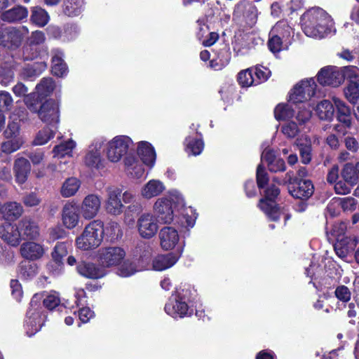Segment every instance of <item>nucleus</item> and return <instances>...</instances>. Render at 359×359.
I'll use <instances>...</instances> for the list:
<instances>
[{
    "label": "nucleus",
    "mask_w": 359,
    "mask_h": 359,
    "mask_svg": "<svg viewBox=\"0 0 359 359\" xmlns=\"http://www.w3.org/2000/svg\"><path fill=\"white\" fill-rule=\"evenodd\" d=\"M39 236L37 224L29 218H23L18 225L6 223L0 226V237L8 245L17 247L22 239L34 240Z\"/></svg>",
    "instance_id": "obj_1"
},
{
    "label": "nucleus",
    "mask_w": 359,
    "mask_h": 359,
    "mask_svg": "<svg viewBox=\"0 0 359 359\" xmlns=\"http://www.w3.org/2000/svg\"><path fill=\"white\" fill-rule=\"evenodd\" d=\"M25 104L32 113L48 125H56L60 121V104L53 99H43L39 94H29L25 97Z\"/></svg>",
    "instance_id": "obj_2"
},
{
    "label": "nucleus",
    "mask_w": 359,
    "mask_h": 359,
    "mask_svg": "<svg viewBox=\"0 0 359 359\" xmlns=\"http://www.w3.org/2000/svg\"><path fill=\"white\" fill-rule=\"evenodd\" d=\"M330 22V16L319 7L307 10L301 17L304 33L313 37L323 36L328 29Z\"/></svg>",
    "instance_id": "obj_3"
},
{
    "label": "nucleus",
    "mask_w": 359,
    "mask_h": 359,
    "mask_svg": "<svg viewBox=\"0 0 359 359\" xmlns=\"http://www.w3.org/2000/svg\"><path fill=\"white\" fill-rule=\"evenodd\" d=\"M263 190V196L259 200L257 207L266 216L270 222H279L281 217L280 206L276 199L280 194V189L274 184H271Z\"/></svg>",
    "instance_id": "obj_4"
},
{
    "label": "nucleus",
    "mask_w": 359,
    "mask_h": 359,
    "mask_svg": "<svg viewBox=\"0 0 359 359\" xmlns=\"http://www.w3.org/2000/svg\"><path fill=\"white\" fill-rule=\"evenodd\" d=\"M103 237V222L95 219L86 226L82 233L76 238V244L81 250H93L101 244Z\"/></svg>",
    "instance_id": "obj_5"
},
{
    "label": "nucleus",
    "mask_w": 359,
    "mask_h": 359,
    "mask_svg": "<svg viewBox=\"0 0 359 359\" xmlns=\"http://www.w3.org/2000/svg\"><path fill=\"white\" fill-rule=\"evenodd\" d=\"M289 194L296 199L307 201L314 193V185L311 180L294 177V172H286L284 178Z\"/></svg>",
    "instance_id": "obj_6"
},
{
    "label": "nucleus",
    "mask_w": 359,
    "mask_h": 359,
    "mask_svg": "<svg viewBox=\"0 0 359 359\" xmlns=\"http://www.w3.org/2000/svg\"><path fill=\"white\" fill-rule=\"evenodd\" d=\"M316 88L313 78L302 80L292 88L289 100L294 104L304 102L316 95Z\"/></svg>",
    "instance_id": "obj_7"
},
{
    "label": "nucleus",
    "mask_w": 359,
    "mask_h": 359,
    "mask_svg": "<svg viewBox=\"0 0 359 359\" xmlns=\"http://www.w3.org/2000/svg\"><path fill=\"white\" fill-rule=\"evenodd\" d=\"M131 144H133V141L128 136H116L108 143L107 158L113 163L118 162L127 154Z\"/></svg>",
    "instance_id": "obj_8"
},
{
    "label": "nucleus",
    "mask_w": 359,
    "mask_h": 359,
    "mask_svg": "<svg viewBox=\"0 0 359 359\" xmlns=\"http://www.w3.org/2000/svg\"><path fill=\"white\" fill-rule=\"evenodd\" d=\"M176 203L172 199L162 197L158 198L154 205L156 220L163 224H170L174 219Z\"/></svg>",
    "instance_id": "obj_9"
},
{
    "label": "nucleus",
    "mask_w": 359,
    "mask_h": 359,
    "mask_svg": "<svg viewBox=\"0 0 359 359\" xmlns=\"http://www.w3.org/2000/svg\"><path fill=\"white\" fill-rule=\"evenodd\" d=\"M317 81L322 86L338 87L343 83L341 70L336 66H325L317 75Z\"/></svg>",
    "instance_id": "obj_10"
},
{
    "label": "nucleus",
    "mask_w": 359,
    "mask_h": 359,
    "mask_svg": "<svg viewBox=\"0 0 359 359\" xmlns=\"http://www.w3.org/2000/svg\"><path fill=\"white\" fill-rule=\"evenodd\" d=\"M233 17L242 18V20L252 27L257 22L258 11L256 6L248 0L240 1L235 6Z\"/></svg>",
    "instance_id": "obj_11"
},
{
    "label": "nucleus",
    "mask_w": 359,
    "mask_h": 359,
    "mask_svg": "<svg viewBox=\"0 0 359 359\" xmlns=\"http://www.w3.org/2000/svg\"><path fill=\"white\" fill-rule=\"evenodd\" d=\"M126 252L120 247L104 248L99 250L98 261L105 269L118 265L124 259Z\"/></svg>",
    "instance_id": "obj_12"
},
{
    "label": "nucleus",
    "mask_w": 359,
    "mask_h": 359,
    "mask_svg": "<svg viewBox=\"0 0 359 359\" xmlns=\"http://www.w3.org/2000/svg\"><path fill=\"white\" fill-rule=\"evenodd\" d=\"M76 271L81 276L88 279H100L107 274L106 269L100 263L81 261L76 265Z\"/></svg>",
    "instance_id": "obj_13"
},
{
    "label": "nucleus",
    "mask_w": 359,
    "mask_h": 359,
    "mask_svg": "<svg viewBox=\"0 0 359 359\" xmlns=\"http://www.w3.org/2000/svg\"><path fill=\"white\" fill-rule=\"evenodd\" d=\"M22 33L15 28H6L0 31V46L15 50L22 43Z\"/></svg>",
    "instance_id": "obj_14"
},
{
    "label": "nucleus",
    "mask_w": 359,
    "mask_h": 359,
    "mask_svg": "<svg viewBox=\"0 0 359 359\" xmlns=\"http://www.w3.org/2000/svg\"><path fill=\"white\" fill-rule=\"evenodd\" d=\"M156 218L149 213H144L137 221V228L140 235L144 238H152L158 231Z\"/></svg>",
    "instance_id": "obj_15"
},
{
    "label": "nucleus",
    "mask_w": 359,
    "mask_h": 359,
    "mask_svg": "<svg viewBox=\"0 0 359 359\" xmlns=\"http://www.w3.org/2000/svg\"><path fill=\"white\" fill-rule=\"evenodd\" d=\"M100 200L95 194L86 196L81 205L80 212L82 217L86 219L94 218L98 213L100 208Z\"/></svg>",
    "instance_id": "obj_16"
},
{
    "label": "nucleus",
    "mask_w": 359,
    "mask_h": 359,
    "mask_svg": "<svg viewBox=\"0 0 359 359\" xmlns=\"http://www.w3.org/2000/svg\"><path fill=\"white\" fill-rule=\"evenodd\" d=\"M79 208L74 204L66 203L62 211V221L63 225L68 229H73L79 222Z\"/></svg>",
    "instance_id": "obj_17"
},
{
    "label": "nucleus",
    "mask_w": 359,
    "mask_h": 359,
    "mask_svg": "<svg viewBox=\"0 0 359 359\" xmlns=\"http://www.w3.org/2000/svg\"><path fill=\"white\" fill-rule=\"evenodd\" d=\"M189 309L184 298L180 294L169 298L164 307L166 314H191Z\"/></svg>",
    "instance_id": "obj_18"
},
{
    "label": "nucleus",
    "mask_w": 359,
    "mask_h": 359,
    "mask_svg": "<svg viewBox=\"0 0 359 359\" xmlns=\"http://www.w3.org/2000/svg\"><path fill=\"white\" fill-rule=\"evenodd\" d=\"M31 171V165L29 161L24 158L20 157L15 160L13 164V174L16 183L20 185L25 184Z\"/></svg>",
    "instance_id": "obj_19"
},
{
    "label": "nucleus",
    "mask_w": 359,
    "mask_h": 359,
    "mask_svg": "<svg viewBox=\"0 0 359 359\" xmlns=\"http://www.w3.org/2000/svg\"><path fill=\"white\" fill-rule=\"evenodd\" d=\"M28 13V9L25 6L16 5L4 11L1 14V19L8 23L22 22L27 19Z\"/></svg>",
    "instance_id": "obj_20"
},
{
    "label": "nucleus",
    "mask_w": 359,
    "mask_h": 359,
    "mask_svg": "<svg viewBox=\"0 0 359 359\" xmlns=\"http://www.w3.org/2000/svg\"><path fill=\"white\" fill-rule=\"evenodd\" d=\"M160 244L163 249L169 250L173 249L179 242L177 231L171 226H165L159 232Z\"/></svg>",
    "instance_id": "obj_21"
},
{
    "label": "nucleus",
    "mask_w": 359,
    "mask_h": 359,
    "mask_svg": "<svg viewBox=\"0 0 359 359\" xmlns=\"http://www.w3.org/2000/svg\"><path fill=\"white\" fill-rule=\"evenodd\" d=\"M121 194L122 189L119 188H115L109 191L106 210L109 214L118 215L123 212V205L121 201Z\"/></svg>",
    "instance_id": "obj_22"
},
{
    "label": "nucleus",
    "mask_w": 359,
    "mask_h": 359,
    "mask_svg": "<svg viewBox=\"0 0 359 359\" xmlns=\"http://www.w3.org/2000/svg\"><path fill=\"white\" fill-rule=\"evenodd\" d=\"M17 67L18 62L13 57L0 63V83L1 84L6 86L13 81Z\"/></svg>",
    "instance_id": "obj_23"
},
{
    "label": "nucleus",
    "mask_w": 359,
    "mask_h": 359,
    "mask_svg": "<svg viewBox=\"0 0 359 359\" xmlns=\"http://www.w3.org/2000/svg\"><path fill=\"white\" fill-rule=\"evenodd\" d=\"M358 244V239L353 236H344L337 238L334 245L336 253L341 257H346L348 254L354 250Z\"/></svg>",
    "instance_id": "obj_24"
},
{
    "label": "nucleus",
    "mask_w": 359,
    "mask_h": 359,
    "mask_svg": "<svg viewBox=\"0 0 359 359\" xmlns=\"http://www.w3.org/2000/svg\"><path fill=\"white\" fill-rule=\"evenodd\" d=\"M334 111L336 110L337 119L343 123L346 127L351 126V111L350 107L342 100L337 97L332 99Z\"/></svg>",
    "instance_id": "obj_25"
},
{
    "label": "nucleus",
    "mask_w": 359,
    "mask_h": 359,
    "mask_svg": "<svg viewBox=\"0 0 359 359\" xmlns=\"http://www.w3.org/2000/svg\"><path fill=\"white\" fill-rule=\"evenodd\" d=\"M43 247L34 242H27L20 247L21 255L28 261H34L41 258L43 255Z\"/></svg>",
    "instance_id": "obj_26"
},
{
    "label": "nucleus",
    "mask_w": 359,
    "mask_h": 359,
    "mask_svg": "<svg viewBox=\"0 0 359 359\" xmlns=\"http://www.w3.org/2000/svg\"><path fill=\"white\" fill-rule=\"evenodd\" d=\"M137 153L144 164L152 166L156 160L154 147L148 142L141 141L138 144Z\"/></svg>",
    "instance_id": "obj_27"
},
{
    "label": "nucleus",
    "mask_w": 359,
    "mask_h": 359,
    "mask_svg": "<svg viewBox=\"0 0 359 359\" xmlns=\"http://www.w3.org/2000/svg\"><path fill=\"white\" fill-rule=\"evenodd\" d=\"M180 255L173 252L158 255L153 260V268L156 271H163L172 267L179 259Z\"/></svg>",
    "instance_id": "obj_28"
},
{
    "label": "nucleus",
    "mask_w": 359,
    "mask_h": 359,
    "mask_svg": "<svg viewBox=\"0 0 359 359\" xmlns=\"http://www.w3.org/2000/svg\"><path fill=\"white\" fill-rule=\"evenodd\" d=\"M46 68L47 63L45 61L27 65L22 72V78L25 80L33 81L39 76Z\"/></svg>",
    "instance_id": "obj_29"
},
{
    "label": "nucleus",
    "mask_w": 359,
    "mask_h": 359,
    "mask_svg": "<svg viewBox=\"0 0 359 359\" xmlns=\"http://www.w3.org/2000/svg\"><path fill=\"white\" fill-rule=\"evenodd\" d=\"M318 117L323 121H331L334 116V104L327 100L318 102L315 108Z\"/></svg>",
    "instance_id": "obj_30"
},
{
    "label": "nucleus",
    "mask_w": 359,
    "mask_h": 359,
    "mask_svg": "<svg viewBox=\"0 0 359 359\" xmlns=\"http://www.w3.org/2000/svg\"><path fill=\"white\" fill-rule=\"evenodd\" d=\"M23 208L20 203L16 202L6 203L3 205V217L11 223L17 220L22 214Z\"/></svg>",
    "instance_id": "obj_31"
},
{
    "label": "nucleus",
    "mask_w": 359,
    "mask_h": 359,
    "mask_svg": "<svg viewBox=\"0 0 359 359\" xmlns=\"http://www.w3.org/2000/svg\"><path fill=\"white\" fill-rule=\"evenodd\" d=\"M51 72L57 77H63L68 72V67L61 52H56L51 58Z\"/></svg>",
    "instance_id": "obj_32"
},
{
    "label": "nucleus",
    "mask_w": 359,
    "mask_h": 359,
    "mask_svg": "<svg viewBox=\"0 0 359 359\" xmlns=\"http://www.w3.org/2000/svg\"><path fill=\"white\" fill-rule=\"evenodd\" d=\"M43 305L49 311H55L66 314L69 312V309L61 304L60 297L54 294L46 295L43 299Z\"/></svg>",
    "instance_id": "obj_33"
},
{
    "label": "nucleus",
    "mask_w": 359,
    "mask_h": 359,
    "mask_svg": "<svg viewBox=\"0 0 359 359\" xmlns=\"http://www.w3.org/2000/svg\"><path fill=\"white\" fill-rule=\"evenodd\" d=\"M358 165L359 162L355 165L351 163H346L341 171L343 180L350 184H356L358 182Z\"/></svg>",
    "instance_id": "obj_34"
},
{
    "label": "nucleus",
    "mask_w": 359,
    "mask_h": 359,
    "mask_svg": "<svg viewBox=\"0 0 359 359\" xmlns=\"http://www.w3.org/2000/svg\"><path fill=\"white\" fill-rule=\"evenodd\" d=\"M50 17L48 12L40 6H34L31 8L30 22L39 27H45Z\"/></svg>",
    "instance_id": "obj_35"
},
{
    "label": "nucleus",
    "mask_w": 359,
    "mask_h": 359,
    "mask_svg": "<svg viewBox=\"0 0 359 359\" xmlns=\"http://www.w3.org/2000/svg\"><path fill=\"white\" fill-rule=\"evenodd\" d=\"M279 25L276 24L269 34L267 46L273 53H279L283 48V38L278 33Z\"/></svg>",
    "instance_id": "obj_36"
},
{
    "label": "nucleus",
    "mask_w": 359,
    "mask_h": 359,
    "mask_svg": "<svg viewBox=\"0 0 359 359\" xmlns=\"http://www.w3.org/2000/svg\"><path fill=\"white\" fill-rule=\"evenodd\" d=\"M83 0H65L62 5L65 15L69 17L79 15L83 11Z\"/></svg>",
    "instance_id": "obj_37"
},
{
    "label": "nucleus",
    "mask_w": 359,
    "mask_h": 359,
    "mask_svg": "<svg viewBox=\"0 0 359 359\" xmlns=\"http://www.w3.org/2000/svg\"><path fill=\"white\" fill-rule=\"evenodd\" d=\"M19 273L24 280H32L38 273V266L31 261L24 260L19 264Z\"/></svg>",
    "instance_id": "obj_38"
},
{
    "label": "nucleus",
    "mask_w": 359,
    "mask_h": 359,
    "mask_svg": "<svg viewBox=\"0 0 359 359\" xmlns=\"http://www.w3.org/2000/svg\"><path fill=\"white\" fill-rule=\"evenodd\" d=\"M274 116L277 121H286L294 116L295 110L291 104L280 103L274 109Z\"/></svg>",
    "instance_id": "obj_39"
},
{
    "label": "nucleus",
    "mask_w": 359,
    "mask_h": 359,
    "mask_svg": "<svg viewBox=\"0 0 359 359\" xmlns=\"http://www.w3.org/2000/svg\"><path fill=\"white\" fill-rule=\"evenodd\" d=\"M164 189L163 184L158 180H150L142 190V195L146 198L158 196Z\"/></svg>",
    "instance_id": "obj_40"
},
{
    "label": "nucleus",
    "mask_w": 359,
    "mask_h": 359,
    "mask_svg": "<svg viewBox=\"0 0 359 359\" xmlns=\"http://www.w3.org/2000/svg\"><path fill=\"white\" fill-rule=\"evenodd\" d=\"M104 236L105 235L107 240L114 242L121 238L123 232L118 222L110 221L104 226L103 224Z\"/></svg>",
    "instance_id": "obj_41"
},
{
    "label": "nucleus",
    "mask_w": 359,
    "mask_h": 359,
    "mask_svg": "<svg viewBox=\"0 0 359 359\" xmlns=\"http://www.w3.org/2000/svg\"><path fill=\"white\" fill-rule=\"evenodd\" d=\"M185 151L189 155H199L204 148V143L201 139L187 137L184 140Z\"/></svg>",
    "instance_id": "obj_42"
},
{
    "label": "nucleus",
    "mask_w": 359,
    "mask_h": 359,
    "mask_svg": "<svg viewBox=\"0 0 359 359\" xmlns=\"http://www.w3.org/2000/svg\"><path fill=\"white\" fill-rule=\"evenodd\" d=\"M55 87V82L52 78H43L36 85V92L32 94H39L43 99H47L46 97L53 93Z\"/></svg>",
    "instance_id": "obj_43"
},
{
    "label": "nucleus",
    "mask_w": 359,
    "mask_h": 359,
    "mask_svg": "<svg viewBox=\"0 0 359 359\" xmlns=\"http://www.w3.org/2000/svg\"><path fill=\"white\" fill-rule=\"evenodd\" d=\"M81 185L80 181L76 177L67 178L61 188V194L63 197L74 196L79 190Z\"/></svg>",
    "instance_id": "obj_44"
},
{
    "label": "nucleus",
    "mask_w": 359,
    "mask_h": 359,
    "mask_svg": "<svg viewBox=\"0 0 359 359\" xmlns=\"http://www.w3.org/2000/svg\"><path fill=\"white\" fill-rule=\"evenodd\" d=\"M237 81L243 88L255 86L253 68H248L241 71L237 75Z\"/></svg>",
    "instance_id": "obj_45"
},
{
    "label": "nucleus",
    "mask_w": 359,
    "mask_h": 359,
    "mask_svg": "<svg viewBox=\"0 0 359 359\" xmlns=\"http://www.w3.org/2000/svg\"><path fill=\"white\" fill-rule=\"evenodd\" d=\"M256 183L259 190L264 189L269 183V175L262 163H260L257 167Z\"/></svg>",
    "instance_id": "obj_46"
},
{
    "label": "nucleus",
    "mask_w": 359,
    "mask_h": 359,
    "mask_svg": "<svg viewBox=\"0 0 359 359\" xmlns=\"http://www.w3.org/2000/svg\"><path fill=\"white\" fill-rule=\"evenodd\" d=\"M344 94L351 103L355 104L359 99V82H349L344 89Z\"/></svg>",
    "instance_id": "obj_47"
},
{
    "label": "nucleus",
    "mask_w": 359,
    "mask_h": 359,
    "mask_svg": "<svg viewBox=\"0 0 359 359\" xmlns=\"http://www.w3.org/2000/svg\"><path fill=\"white\" fill-rule=\"evenodd\" d=\"M85 163L90 168H95L96 169L104 168L100 154L97 151H90L86 155Z\"/></svg>",
    "instance_id": "obj_48"
},
{
    "label": "nucleus",
    "mask_w": 359,
    "mask_h": 359,
    "mask_svg": "<svg viewBox=\"0 0 359 359\" xmlns=\"http://www.w3.org/2000/svg\"><path fill=\"white\" fill-rule=\"evenodd\" d=\"M55 133L48 126L43 128L40 130L34 140L35 145H43L47 143L50 140L55 137Z\"/></svg>",
    "instance_id": "obj_49"
},
{
    "label": "nucleus",
    "mask_w": 359,
    "mask_h": 359,
    "mask_svg": "<svg viewBox=\"0 0 359 359\" xmlns=\"http://www.w3.org/2000/svg\"><path fill=\"white\" fill-rule=\"evenodd\" d=\"M271 75L269 69L263 66H257L253 68V76H255V86L266 81Z\"/></svg>",
    "instance_id": "obj_50"
},
{
    "label": "nucleus",
    "mask_w": 359,
    "mask_h": 359,
    "mask_svg": "<svg viewBox=\"0 0 359 359\" xmlns=\"http://www.w3.org/2000/svg\"><path fill=\"white\" fill-rule=\"evenodd\" d=\"M75 147V142L73 140L62 142L60 144L55 145L53 149L55 156L57 157H64L66 154L72 152Z\"/></svg>",
    "instance_id": "obj_51"
},
{
    "label": "nucleus",
    "mask_w": 359,
    "mask_h": 359,
    "mask_svg": "<svg viewBox=\"0 0 359 359\" xmlns=\"http://www.w3.org/2000/svg\"><path fill=\"white\" fill-rule=\"evenodd\" d=\"M42 48L36 45L27 43L23 48V56L26 60H34L39 57L42 52Z\"/></svg>",
    "instance_id": "obj_52"
},
{
    "label": "nucleus",
    "mask_w": 359,
    "mask_h": 359,
    "mask_svg": "<svg viewBox=\"0 0 359 359\" xmlns=\"http://www.w3.org/2000/svg\"><path fill=\"white\" fill-rule=\"evenodd\" d=\"M300 160L303 164L310 163L312 159V147L311 144L301 143L298 144Z\"/></svg>",
    "instance_id": "obj_53"
},
{
    "label": "nucleus",
    "mask_w": 359,
    "mask_h": 359,
    "mask_svg": "<svg viewBox=\"0 0 359 359\" xmlns=\"http://www.w3.org/2000/svg\"><path fill=\"white\" fill-rule=\"evenodd\" d=\"M46 269L51 276H59L63 271L64 262L62 260L52 258L46 264Z\"/></svg>",
    "instance_id": "obj_54"
},
{
    "label": "nucleus",
    "mask_w": 359,
    "mask_h": 359,
    "mask_svg": "<svg viewBox=\"0 0 359 359\" xmlns=\"http://www.w3.org/2000/svg\"><path fill=\"white\" fill-rule=\"evenodd\" d=\"M13 104L11 94L7 91H0V112L4 113L11 109Z\"/></svg>",
    "instance_id": "obj_55"
},
{
    "label": "nucleus",
    "mask_w": 359,
    "mask_h": 359,
    "mask_svg": "<svg viewBox=\"0 0 359 359\" xmlns=\"http://www.w3.org/2000/svg\"><path fill=\"white\" fill-rule=\"evenodd\" d=\"M359 69L355 66H349L345 67V69L341 71V74L343 76V81L344 79H346L348 82L351 81H356L359 82V76H358Z\"/></svg>",
    "instance_id": "obj_56"
},
{
    "label": "nucleus",
    "mask_w": 359,
    "mask_h": 359,
    "mask_svg": "<svg viewBox=\"0 0 359 359\" xmlns=\"http://www.w3.org/2000/svg\"><path fill=\"white\" fill-rule=\"evenodd\" d=\"M68 254L67 244L65 242L56 243L51 253L52 258L63 261V258Z\"/></svg>",
    "instance_id": "obj_57"
},
{
    "label": "nucleus",
    "mask_w": 359,
    "mask_h": 359,
    "mask_svg": "<svg viewBox=\"0 0 359 359\" xmlns=\"http://www.w3.org/2000/svg\"><path fill=\"white\" fill-rule=\"evenodd\" d=\"M119 275L122 277H128L136 272L135 264L129 261H125L118 269Z\"/></svg>",
    "instance_id": "obj_58"
},
{
    "label": "nucleus",
    "mask_w": 359,
    "mask_h": 359,
    "mask_svg": "<svg viewBox=\"0 0 359 359\" xmlns=\"http://www.w3.org/2000/svg\"><path fill=\"white\" fill-rule=\"evenodd\" d=\"M11 294L16 301L20 302L23 295L22 287L18 280L12 279L10 283Z\"/></svg>",
    "instance_id": "obj_59"
},
{
    "label": "nucleus",
    "mask_w": 359,
    "mask_h": 359,
    "mask_svg": "<svg viewBox=\"0 0 359 359\" xmlns=\"http://www.w3.org/2000/svg\"><path fill=\"white\" fill-rule=\"evenodd\" d=\"M20 133V126L17 122H9L7 128L4 132V135L6 139L16 137Z\"/></svg>",
    "instance_id": "obj_60"
},
{
    "label": "nucleus",
    "mask_w": 359,
    "mask_h": 359,
    "mask_svg": "<svg viewBox=\"0 0 359 359\" xmlns=\"http://www.w3.org/2000/svg\"><path fill=\"white\" fill-rule=\"evenodd\" d=\"M336 297L344 302H347L351 299V293L349 289L345 285L337 287L334 292Z\"/></svg>",
    "instance_id": "obj_61"
},
{
    "label": "nucleus",
    "mask_w": 359,
    "mask_h": 359,
    "mask_svg": "<svg viewBox=\"0 0 359 359\" xmlns=\"http://www.w3.org/2000/svg\"><path fill=\"white\" fill-rule=\"evenodd\" d=\"M283 133L288 138H294L299 133V128L296 123L290 122L282 127Z\"/></svg>",
    "instance_id": "obj_62"
},
{
    "label": "nucleus",
    "mask_w": 359,
    "mask_h": 359,
    "mask_svg": "<svg viewBox=\"0 0 359 359\" xmlns=\"http://www.w3.org/2000/svg\"><path fill=\"white\" fill-rule=\"evenodd\" d=\"M41 198L38 197L37 194L34 192H31L26 194L23 198L22 202L26 207H34L41 203Z\"/></svg>",
    "instance_id": "obj_63"
},
{
    "label": "nucleus",
    "mask_w": 359,
    "mask_h": 359,
    "mask_svg": "<svg viewBox=\"0 0 359 359\" xmlns=\"http://www.w3.org/2000/svg\"><path fill=\"white\" fill-rule=\"evenodd\" d=\"M46 40L45 34L42 31L36 30L32 33L27 43L40 46Z\"/></svg>",
    "instance_id": "obj_64"
}]
</instances>
